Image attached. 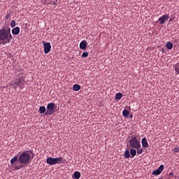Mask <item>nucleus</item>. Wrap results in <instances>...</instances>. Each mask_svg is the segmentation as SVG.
Wrapping results in <instances>:
<instances>
[{"label":"nucleus","instance_id":"39448f33","mask_svg":"<svg viewBox=\"0 0 179 179\" xmlns=\"http://www.w3.org/2000/svg\"><path fill=\"white\" fill-rule=\"evenodd\" d=\"M55 103H50L47 106L46 112L45 113V115H52L56 112L55 108Z\"/></svg>","mask_w":179,"mask_h":179},{"label":"nucleus","instance_id":"c85d7f7f","mask_svg":"<svg viewBox=\"0 0 179 179\" xmlns=\"http://www.w3.org/2000/svg\"><path fill=\"white\" fill-rule=\"evenodd\" d=\"M6 20L8 19V15H6Z\"/></svg>","mask_w":179,"mask_h":179},{"label":"nucleus","instance_id":"4468645a","mask_svg":"<svg viewBox=\"0 0 179 179\" xmlns=\"http://www.w3.org/2000/svg\"><path fill=\"white\" fill-rule=\"evenodd\" d=\"M63 162V158L62 157H57L55 158V164H62Z\"/></svg>","mask_w":179,"mask_h":179},{"label":"nucleus","instance_id":"0eeeda50","mask_svg":"<svg viewBox=\"0 0 179 179\" xmlns=\"http://www.w3.org/2000/svg\"><path fill=\"white\" fill-rule=\"evenodd\" d=\"M169 19V15H164V16L159 18V22L160 24H163L165 23L166 20Z\"/></svg>","mask_w":179,"mask_h":179},{"label":"nucleus","instance_id":"c756f323","mask_svg":"<svg viewBox=\"0 0 179 179\" xmlns=\"http://www.w3.org/2000/svg\"><path fill=\"white\" fill-rule=\"evenodd\" d=\"M159 179H162V178H159Z\"/></svg>","mask_w":179,"mask_h":179},{"label":"nucleus","instance_id":"b1692460","mask_svg":"<svg viewBox=\"0 0 179 179\" xmlns=\"http://www.w3.org/2000/svg\"><path fill=\"white\" fill-rule=\"evenodd\" d=\"M129 115V112L127 110H123V116L128 117Z\"/></svg>","mask_w":179,"mask_h":179},{"label":"nucleus","instance_id":"20e7f679","mask_svg":"<svg viewBox=\"0 0 179 179\" xmlns=\"http://www.w3.org/2000/svg\"><path fill=\"white\" fill-rule=\"evenodd\" d=\"M129 143L130 144V147L133 148L141 147L140 141H138V138L134 136H131V139L129 141Z\"/></svg>","mask_w":179,"mask_h":179},{"label":"nucleus","instance_id":"1a4fd4ad","mask_svg":"<svg viewBox=\"0 0 179 179\" xmlns=\"http://www.w3.org/2000/svg\"><path fill=\"white\" fill-rule=\"evenodd\" d=\"M23 83H24L23 80L20 78H18V79L16 80L14 87L15 88L17 87H22V85H23Z\"/></svg>","mask_w":179,"mask_h":179},{"label":"nucleus","instance_id":"9d476101","mask_svg":"<svg viewBox=\"0 0 179 179\" xmlns=\"http://www.w3.org/2000/svg\"><path fill=\"white\" fill-rule=\"evenodd\" d=\"M46 162L50 165H55V158L48 157L47 159Z\"/></svg>","mask_w":179,"mask_h":179},{"label":"nucleus","instance_id":"ddd939ff","mask_svg":"<svg viewBox=\"0 0 179 179\" xmlns=\"http://www.w3.org/2000/svg\"><path fill=\"white\" fill-rule=\"evenodd\" d=\"M80 48L82 50H85L87 48V42L85 41H83L80 44Z\"/></svg>","mask_w":179,"mask_h":179},{"label":"nucleus","instance_id":"a878e982","mask_svg":"<svg viewBox=\"0 0 179 179\" xmlns=\"http://www.w3.org/2000/svg\"><path fill=\"white\" fill-rule=\"evenodd\" d=\"M136 149H137V153H138V154H142L143 152L142 148H136Z\"/></svg>","mask_w":179,"mask_h":179},{"label":"nucleus","instance_id":"393cba45","mask_svg":"<svg viewBox=\"0 0 179 179\" xmlns=\"http://www.w3.org/2000/svg\"><path fill=\"white\" fill-rule=\"evenodd\" d=\"M15 25H16L15 21V20H12L11 22H10V26L12 28H13V27H15Z\"/></svg>","mask_w":179,"mask_h":179},{"label":"nucleus","instance_id":"dca6fc26","mask_svg":"<svg viewBox=\"0 0 179 179\" xmlns=\"http://www.w3.org/2000/svg\"><path fill=\"white\" fill-rule=\"evenodd\" d=\"M136 155V150L135 149L130 150V158H133Z\"/></svg>","mask_w":179,"mask_h":179},{"label":"nucleus","instance_id":"f8f14e48","mask_svg":"<svg viewBox=\"0 0 179 179\" xmlns=\"http://www.w3.org/2000/svg\"><path fill=\"white\" fill-rule=\"evenodd\" d=\"M20 29L18 27H17L12 30V34L14 36H17L20 34Z\"/></svg>","mask_w":179,"mask_h":179},{"label":"nucleus","instance_id":"bb28decb","mask_svg":"<svg viewBox=\"0 0 179 179\" xmlns=\"http://www.w3.org/2000/svg\"><path fill=\"white\" fill-rule=\"evenodd\" d=\"M88 55H89V54H88L87 52H83L82 57H83V58H86V57H88Z\"/></svg>","mask_w":179,"mask_h":179},{"label":"nucleus","instance_id":"412c9836","mask_svg":"<svg viewBox=\"0 0 179 179\" xmlns=\"http://www.w3.org/2000/svg\"><path fill=\"white\" fill-rule=\"evenodd\" d=\"M80 176H81V174L78 171H76L74 173V177H75L76 179H79L80 178Z\"/></svg>","mask_w":179,"mask_h":179},{"label":"nucleus","instance_id":"f03ea898","mask_svg":"<svg viewBox=\"0 0 179 179\" xmlns=\"http://www.w3.org/2000/svg\"><path fill=\"white\" fill-rule=\"evenodd\" d=\"M31 159V155L28 151L22 152L19 157V162L22 164L25 165L29 162Z\"/></svg>","mask_w":179,"mask_h":179},{"label":"nucleus","instance_id":"9b49d317","mask_svg":"<svg viewBox=\"0 0 179 179\" xmlns=\"http://www.w3.org/2000/svg\"><path fill=\"white\" fill-rule=\"evenodd\" d=\"M141 144L143 145V147H144V148L149 147V144L148 143V140L146 138H143V139L141 140Z\"/></svg>","mask_w":179,"mask_h":179},{"label":"nucleus","instance_id":"6e6552de","mask_svg":"<svg viewBox=\"0 0 179 179\" xmlns=\"http://www.w3.org/2000/svg\"><path fill=\"white\" fill-rule=\"evenodd\" d=\"M164 170V165H160L159 168L154 171H152V175H159Z\"/></svg>","mask_w":179,"mask_h":179},{"label":"nucleus","instance_id":"5701e85b","mask_svg":"<svg viewBox=\"0 0 179 179\" xmlns=\"http://www.w3.org/2000/svg\"><path fill=\"white\" fill-rule=\"evenodd\" d=\"M41 1L45 5H49L50 3V0H41Z\"/></svg>","mask_w":179,"mask_h":179},{"label":"nucleus","instance_id":"4be33fe9","mask_svg":"<svg viewBox=\"0 0 179 179\" xmlns=\"http://www.w3.org/2000/svg\"><path fill=\"white\" fill-rule=\"evenodd\" d=\"M122 97V93H117L116 94V96H115V99L120 100Z\"/></svg>","mask_w":179,"mask_h":179},{"label":"nucleus","instance_id":"6ab92c4d","mask_svg":"<svg viewBox=\"0 0 179 179\" xmlns=\"http://www.w3.org/2000/svg\"><path fill=\"white\" fill-rule=\"evenodd\" d=\"M174 69L176 74L179 75V62L175 65Z\"/></svg>","mask_w":179,"mask_h":179},{"label":"nucleus","instance_id":"a211bd4d","mask_svg":"<svg viewBox=\"0 0 179 179\" xmlns=\"http://www.w3.org/2000/svg\"><path fill=\"white\" fill-rule=\"evenodd\" d=\"M166 47L167 49L171 50L173 47V45L171 42H169L166 44Z\"/></svg>","mask_w":179,"mask_h":179},{"label":"nucleus","instance_id":"aec40b11","mask_svg":"<svg viewBox=\"0 0 179 179\" xmlns=\"http://www.w3.org/2000/svg\"><path fill=\"white\" fill-rule=\"evenodd\" d=\"M130 152L129 150H126V152H124V158L128 159L129 157H131V155H130Z\"/></svg>","mask_w":179,"mask_h":179},{"label":"nucleus","instance_id":"2eb2a0df","mask_svg":"<svg viewBox=\"0 0 179 179\" xmlns=\"http://www.w3.org/2000/svg\"><path fill=\"white\" fill-rule=\"evenodd\" d=\"M47 111V109L45 108V106H41L39 110H38V113L40 114H43V113H45V112Z\"/></svg>","mask_w":179,"mask_h":179},{"label":"nucleus","instance_id":"cd10ccee","mask_svg":"<svg viewBox=\"0 0 179 179\" xmlns=\"http://www.w3.org/2000/svg\"><path fill=\"white\" fill-rule=\"evenodd\" d=\"M173 151H174L175 152H179V148H173Z\"/></svg>","mask_w":179,"mask_h":179},{"label":"nucleus","instance_id":"f257e3e1","mask_svg":"<svg viewBox=\"0 0 179 179\" xmlns=\"http://www.w3.org/2000/svg\"><path fill=\"white\" fill-rule=\"evenodd\" d=\"M13 36L10 34V29H3L0 30V45H6L9 43Z\"/></svg>","mask_w":179,"mask_h":179},{"label":"nucleus","instance_id":"423d86ee","mask_svg":"<svg viewBox=\"0 0 179 179\" xmlns=\"http://www.w3.org/2000/svg\"><path fill=\"white\" fill-rule=\"evenodd\" d=\"M43 45H44V52L45 54H48L50 52L51 50V45L50 43H45L44 41L43 42Z\"/></svg>","mask_w":179,"mask_h":179},{"label":"nucleus","instance_id":"f3484780","mask_svg":"<svg viewBox=\"0 0 179 179\" xmlns=\"http://www.w3.org/2000/svg\"><path fill=\"white\" fill-rule=\"evenodd\" d=\"M73 89L74 91L78 92L81 89V87L78 84H75L73 87Z\"/></svg>","mask_w":179,"mask_h":179},{"label":"nucleus","instance_id":"7ed1b4c3","mask_svg":"<svg viewBox=\"0 0 179 179\" xmlns=\"http://www.w3.org/2000/svg\"><path fill=\"white\" fill-rule=\"evenodd\" d=\"M11 166L14 168V170H20L24 167V164H22L20 162H17V157L15 156L10 159Z\"/></svg>","mask_w":179,"mask_h":179}]
</instances>
